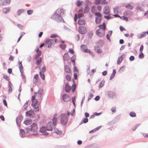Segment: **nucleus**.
<instances>
[{
  "label": "nucleus",
  "mask_w": 148,
  "mask_h": 148,
  "mask_svg": "<svg viewBox=\"0 0 148 148\" xmlns=\"http://www.w3.org/2000/svg\"><path fill=\"white\" fill-rule=\"evenodd\" d=\"M100 28L96 31L97 35L100 37H102L105 35V31L106 29V24L103 23L102 25H100L98 26Z\"/></svg>",
  "instance_id": "1"
},
{
  "label": "nucleus",
  "mask_w": 148,
  "mask_h": 148,
  "mask_svg": "<svg viewBox=\"0 0 148 148\" xmlns=\"http://www.w3.org/2000/svg\"><path fill=\"white\" fill-rule=\"evenodd\" d=\"M63 14V10L60 8H59L56 11L54 14L52 16L51 18L53 20H56V19L60 18L61 15Z\"/></svg>",
  "instance_id": "2"
},
{
  "label": "nucleus",
  "mask_w": 148,
  "mask_h": 148,
  "mask_svg": "<svg viewBox=\"0 0 148 148\" xmlns=\"http://www.w3.org/2000/svg\"><path fill=\"white\" fill-rule=\"evenodd\" d=\"M35 97L32 96L31 104L32 106L34 108L35 111L38 112L39 111V108L38 105V101L37 99H35Z\"/></svg>",
  "instance_id": "3"
},
{
  "label": "nucleus",
  "mask_w": 148,
  "mask_h": 148,
  "mask_svg": "<svg viewBox=\"0 0 148 148\" xmlns=\"http://www.w3.org/2000/svg\"><path fill=\"white\" fill-rule=\"evenodd\" d=\"M38 130V127L36 124L35 123H33L30 127V129H26L25 130V132L27 133H29L30 132H36Z\"/></svg>",
  "instance_id": "4"
},
{
  "label": "nucleus",
  "mask_w": 148,
  "mask_h": 148,
  "mask_svg": "<svg viewBox=\"0 0 148 148\" xmlns=\"http://www.w3.org/2000/svg\"><path fill=\"white\" fill-rule=\"evenodd\" d=\"M60 122L63 125H66L68 121V118L64 114H61L60 116Z\"/></svg>",
  "instance_id": "5"
},
{
  "label": "nucleus",
  "mask_w": 148,
  "mask_h": 148,
  "mask_svg": "<svg viewBox=\"0 0 148 148\" xmlns=\"http://www.w3.org/2000/svg\"><path fill=\"white\" fill-rule=\"evenodd\" d=\"M53 42V40L52 39L47 40L45 43V46L48 48L51 47Z\"/></svg>",
  "instance_id": "6"
},
{
  "label": "nucleus",
  "mask_w": 148,
  "mask_h": 148,
  "mask_svg": "<svg viewBox=\"0 0 148 148\" xmlns=\"http://www.w3.org/2000/svg\"><path fill=\"white\" fill-rule=\"evenodd\" d=\"M63 100L65 102H68L71 101V98L67 94H64L62 97Z\"/></svg>",
  "instance_id": "7"
},
{
  "label": "nucleus",
  "mask_w": 148,
  "mask_h": 148,
  "mask_svg": "<svg viewBox=\"0 0 148 148\" xmlns=\"http://www.w3.org/2000/svg\"><path fill=\"white\" fill-rule=\"evenodd\" d=\"M78 31L82 34H85L86 32V29L85 27L80 26L79 27Z\"/></svg>",
  "instance_id": "8"
},
{
  "label": "nucleus",
  "mask_w": 148,
  "mask_h": 148,
  "mask_svg": "<svg viewBox=\"0 0 148 148\" xmlns=\"http://www.w3.org/2000/svg\"><path fill=\"white\" fill-rule=\"evenodd\" d=\"M47 130L48 131H52L53 128V125L51 122L48 123L47 126Z\"/></svg>",
  "instance_id": "9"
},
{
  "label": "nucleus",
  "mask_w": 148,
  "mask_h": 148,
  "mask_svg": "<svg viewBox=\"0 0 148 148\" xmlns=\"http://www.w3.org/2000/svg\"><path fill=\"white\" fill-rule=\"evenodd\" d=\"M26 116L30 117H33L35 116V114L33 111L30 110L26 112Z\"/></svg>",
  "instance_id": "10"
},
{
  "label": "nucleus",
  "mask_w": 148,
  "mask_h": 148,
  "mask_svg": "<svg viewBox=\"0 0 148 148\" xmlns=\"http://www.w3.org/2000/svg\"><path fill=\"white\" fill-rule=\"evenodd\" d=\"M84 16V14L83 13H79L77 15L75 14L74 16V20L75 22L77 21V18H79L81 17H83Z\"/></svg>",
  "instance_id": "11"
},
{
  "label": "nucleus",
  "mask_w": 148,
  "mask_h": 148,
  "mask_svg": "<svg viewBox=\"0 0 148 148\" xmlns=\"http://www.w3.org/2000/svg\"><path fill=\"white\" fill-rule=\"evenodd\" d=\"M103 13L106 14H110V9L109 8L108 6H106L103 10Z\"/></svg>",
  "instance_id": "12"
},
{
  "label": "nucleus",
  "mask_w": 148,
  "mask_h": 148,
  "mask_svg": "<svg viewBox=\"0 0 148 148\" xmlns=\"http://www.w3.org/2000/svg\"><path fill=\"white\" fill-rule=\"evenodd\" d=\"M71 89V87L69 86V83H67L65 85V91L67 92H69L70 91Z\"/></svg>",
  "instance_id": "13"
},
{
  "label": "nucleus",
  "mask_w": 148,
  "mask_h": 148,
  "mask_svg": "<svg viewBox=\"0 0 148 148\" xmlns=\"http://www.w3.org/2000/svg\"><path fill=\"white\" fill-rule=\"evenodd\" d=\"M107 3L108 2L106 1H96L95 2V3L96 4L105 5L107 4Z\"/></svg>",
  "instance_id": "14"
},
{
  "label": "nucleus",
  "mask_w": 148,
  "mask_h": 148,
  "mask_svg": "<svg viewBox=\"0 0 148 148\" xmlns=\"http://www.w3.org/2000/svg\"><path fill=\"white\" fill-rule=\"evenodd\" d=\"M10 2V1H1L0 4L2 5H8Z\"/></svg>",
  "instance_id": "15"
},
{
  "label": "nucleus",
  "mask_w": 148,
  "mask_h": 148,
  "mask_svg": "<svg viewBox=\"0 0 148 148\" xmlns=\"http://www.w3.org/2000/svg\"><path fill=\"white\" fill-rule=\"evenodd\" d=\"M35 59L36 60V64L37 65H38L41 62V58L39 57L36 58V56H35Z\"/></svg>",
  "instance_id": "16"
},
{
  "label": "nucleus",
  "mask_w": 148,
  "mask_h": 148,
  "mask_svg": "<svg viewBox=\"0 0 148 148\" xmlns=\"http://www.w3.org/2000/svg\"><path fill=\"white\" fill-rule=\"evenodd\" d=\"M85 20L82 18L80 19L78 21V23L79 25H85Z\"/></svg>",
  "instance_id": "17"
},
{
  "label": "nucleus",
  "mask_w": 148,
  "mask_h": 148,
  "mask_svg": "<svg viewBox=\"0 0 148 148\" xmlns=\"http://www.w3.org/2000/svg\"><path fill=\"white\" fill-rule=\"evenodd\" d=\"M87 47L86 46L84 45H82L81 46V48L82 49L84 50V51L85 52H87L88 53H91L92 52L91 51L88 49H84V48H86Z\"/></svg>",
  "instance_id": "18"
},
{
  "label": "nucleus",
  "mask_w": 148,
  "mask_h": 148,
  "mask_svg": "<svg viewBox=\"0 0 148 148\" xmlns=\"http://www.w3.org/2000/svg\"><path fill=\"white\" fill-rule=\"evenodd\" d=\"M41 94L38 92L35 95L32 96L35 97V99H37V100L41 99Z\"/></svg>",
  "instance_id": "19"
},
{
  "label": "nucleus",
  "mask_w": 148,
  "mask_h": 148,
  "mask_svg": "<svg viewBox=\"0 0 148 148\" xmlns=\"http://www.w3.org/2000/svg\"><path fill=\"white\" fill-rule=\"evenodd\" d=\"M65 71L66 73H71L70 69L68 66L66 65L65 67Z\"/></svg>",
  "instance_id": "20"
},
{
  "label": "nucleus",
  "mask_w": 148,
  "mask_h": 148,
  "mask_svg": "<svg viewBox=\"0 0 148 148\" xmlns=\"http://www.w3.org/2000/svg\"><path fill=\"white\" fill-rule=\"evenodd\" d=\"M32 123V121L30 119H27L23 122L24 124H25L26 125H29L31 124Z\"/></svg>",
  "instance_id": "21"
},
{
  "label": "nucleus",
  "mask_w": 148,
  "mask_h": 148,
  "mask_svg": "<svg viewBox=\"0 0 148 148\" xmlns=\"http://www.w3.org/2000/svg\"><path fill=\"white\" fill-rule=\"evenodd\" d=\"M69 59V57L68 53H66L63 56V59L64 60L67 61Z\"/></svg>",
  "instance_id": "22"
},
{
  "label": "nucleus",
  "mask_w": 148,
  "mask_h": 148,
  "mask_svg": "<svg viewBox=\"0 0 148 148\" xmlns=\"http://www.w3.org/2000/svg\"><path fill=\"white\" fill-rule=\"evenodd\" d=\"M10 8L9 7L4 8L3 9V11L5 13H7L10 12Z\"/></svg>",
  "instance_id": "23"
},
{
  "label": "nucleus",
  "mask_w": 148,
  "mask_h": 148,
  "mask_svg": "<svg viewBox=\"0 0 148 148\" xmlns=\"http://www.w3.org/2000/svg\"><path fill=\"white\" fill-rule=\"evenodd\" d=\"M123 60V56H121L120 57H119L118 58V59L117 60V64H120L121 62H122V60Z\"/></svg>",
  "instance_id": "24"
},
{
  "label": "nucleus",
  "mask_w": 148,
  "mask_h": 148,
  "mask_svg": "<svg viewBox=\"0 0 148 148\" xmlns=\"http://www.w3.org/2000/svg\"><path fill=\"white\" fill-rule=\"evenodd\" d=\"M36 52L37 53V54L35 55V56H36V58H37L38 57H39L41 54V51H39V48H38L36 49Z\"/></svg>",
  "instance_id": "25"
},
{
  "label": "nucleus",
  "mask_w": 148,
  "mask_h": 148,
  "mask_svg": "<svg viewBox=\"0 0 148 148\" xmlns=\"http://www.w3.org/2000/svg\"><path fill=\"white\" fill-rule=\"evenodd\" d=\"M72 80L73 82V83H74V80L73 79ZM76 88V85L75 84V83H74L73 84L72 86V88H72V92H74L75 91Z\"/></svg>",
  "instance_id": "26"
},
{
  "label": "nucleus",
  "mask_w": 148,
  "mask_h": 148,
  "mask_svg": "<svg viewBox=\"0 0 148 148\" xmlns=\"http://www.w3.org/2000/svg\"><path fill=\"white\" fill-rule=\"evenodd\" d=\"M76 58V56L75 55L73 56L71 58V62H73V64L74 66L75 65V60Z\"/></svg>",
  "instance_id": "27"
},
{
  "label": "nucleus",
  "mask_w": 148,
  "mask_h": 148,
  "mask_svg": "<svg viewBox=\"0 0 148 148\" xmlns=\"http://www.w3.org/2000/svg\"><path fill=\"white\" fill-rule=\"evenodd\" d=\"M24 11V10L23 9H21L18 10L17 12V14L18 15H20Z\"/></svg>",
  "instance_id": "28"
},
{
  "label": "nucleus",
  "mask_w": 148,
  "mask_h": 148,
  "mask_svg": "<svg viewBox=\"0 0 148 148\" xmlns=\"http://www.w3.org/2000/svg\"><path fill=\"white\" fill-rule=\"evenodd\" d=\"M46 130V128L45 127H41L39 130V132L41 133H44Z\"/></svg>",
  "instance_id": "29"
},
{
  "label": "nucleus",
  "mask_w": 148,
  "mask_h": 148,
  "mask_svg": "<svg viewBox=\"0 0 148 148\" xmlns=\"http://www.w3.org/2000/svg\"><path fill=\"white\" fill-rule=\"evenodd\" d=\"M125 7L127 9H129L131 10L133 8V7L130 4H128L125 6Z\"/></svg>",
  "instance_id": "30"
},
{
  "label": "nucleus",
  "mask_w": 148,
  "mask_h": 148,
  "mask_svg": "<svg viewBox=\"0 0 148 148\" xmlns=\"http://www.w3.org/2000/svg\"><path fill=\"white\" fill-rule=\"evenodd\" d=\"M52 121L54 125H56L57 124V118L55 117H54L52 119Z\"/></svg>",
  "instance_id": "31"
},
{
  "label": "nucleus",
  "mask_w": 148,
  "mask_h": 148,
  "mask_svg": "<svg viewBox=\"0 0 148 148\" xmlns=\"http://www.w3.org/2000/svg\"><path fill=\"white\" fill-rule=\"evenodd\" d=\"M95 21L97 24H99L101 22V19L99 17H96Z\"/></svg>",
  "instance_id": "32"
},
{
  "label": "nucleus",
  "mask_w": 148,
  "mask_h": 148,
  "mask_svg": "<svg viewBox=\"0 0 148 148\" xmlns=\"http://www.w3.org/2000/svg\"><path fill=\"white\" fill-rule=\"evenodd\" d=\"M104 83H105V81L104 80H103L102 81H101L100 82V83L99 85V88H101L104 85Z\"/></svg>",
  "instance_id": "33"
},
{
  "label": "nucleus",
  "mask_w": 148,
  "mask_h": 148,
  "mask_svg": "<svg viewBox=\"0 0 148 148\" xmlns=\"http://www.w3.org/2000/svg\"><path fill=\"white\" fill-rule=\"evenodd\" d=\"M66 80L68 81H70L71 79V75L69 74L66 75Z\"/></svg>",
  "instance_id": "34"
},
{
  "label": "nucleus",
  "mask_w": 148,
  "mask_h": 148,
  "mask_svg": "<svg viewBox=\"0 0 148 148\" xmlns=\"http://www.w3.org/2000/svg\"><path fill=\"white\" fill-rule=\"evenodd\" d=\"M40 77L42 79L44 80L45 79V77L44 74V73L42 72H40Z\"/></svg>",
  "instance_id": "35"
},
{
  "label": "nucleus",
  "mask_w": 148,
  "mask_h": 148,
  "mask_svg": "<svg viewBox=\"0 0 148 148\" xmlns=\"http://www.w3.org/2000/svg\"><path fill=\"white\" fill-rule=\"evenodd\" d=\"M146 35V32H143L140 35V37H139V38H142L144 37H145Z\"/></svg>",
  "instance_id": "36"
},
{
  "label": "nucleus",
  "mask_w": 148,
  "mask_h": 148,
  "mask_svg": "<svg viewBox=\"0 0 148 148\" xmlns=\"http://www.w3.org/2000/svg\"><path fill=\"white\" fill-rule=\"evenodd\" d=\"M130 115L132 117H135L136 116V114L134 112H131L130 113Z\"/></svg>",
  "instance_id": "37"
},
{
  "label": "nucleus",
  "mask_w": 148,
  "mask_h": 148,
  "mask_svg": "<svg viewBox=\"0 0 148 148\" xmlns=\"http://www.w3.org/2000/svg\"><path fill=\"white\" fill-rule=\"evenodd\" d=\"M144 57V55L142 52L138 56V58L140 59L143 58Z\"/></svg>",
  "instance_id": "38"
},
{
  "label": "nucleus",
  "mask_w": 148,
  "mask_h": 148,
  "mask_svg": "<svg viewBox=\"0 0 148 148\" xmlns=\"http://www.w3.org/2000/svg\"><path fill=\"white\" fill-rule=\"evenodd\" d=\"M120 18L122 19L125 20V21H128V18L126 17H125V16H122L120 17Z\"/></svg>",
  "instance_id": "39"
},
{
  "label": "nucleus",
  "mask_w": 148,
  "mask_h": 148,
  "mask_svg": "<svg viewBox=\"0 0 148 148\" xmlns=\"http://www.w3.org/2000/svg\"><path fill=\"white\" fill-rule=\"evenodd\" d=\"M69 51L70 53L72 54H73L74 53L73 50L72 49H69Z\"/></svg>",
  "instance_id": "40"
},
{
  "label": "nucleus",
  "mask_w": 148,
  "mask_h": 148,
  "mask_svg": "<svg viewBox=\"0 0 148 148\" xmlns=\"http://www.w3.org/2000/svg\"><path fill=\"white\" fill-rule=\"evenodd\" d=\"M33 12L32 10H29L27 11V14L28 15H30L33 13Z\"/></svg>",
  "instance_id": "41"
},
{
  "label": "nucleus",
  "mask_w": 148,
  "mask_h": 148,
  "mask_svg": "<svg viewBox=\"0 0 148 148\" xmlns=\"http://www.w3.org/2000/svg\"><path fill=\"white\" fill-rule=\"evenodd\" d=\"M46 71V68L45 66L43 67L40 70V72H42L44 73Z\"/></svg>",
  "instance_id": "42"
},
{
  "label": "nucleus",
  "mask_w": 148,
  "mask_h": 148,
  "mask_svg": "<svg viewBox=\"0 0 148 148\" xmlns=\"http://www.w3.org/2000/svg\"><path fill=\"white\" fill-rule=\"evenodd\" d=\"M60 47L62 49H64L66 48V45H60Z\"/></svg>",
  "instance_id": "43"
},
{
  "label": "nucleus",
  "mask_w": 148,
  "mask_h": 148,
  "mask_svg": "<svg viewBox=\"0 0 148 148\" xmlns=\"http://www.w3.org/2000/svg\"><path fill=\"white\" fill-rule=\"evenodd\" d=\"M89 8L88 7H86L85 8V9L84 11V13H87L89 11Z\"/></svg>",
  "instance_id": "44"
},
{
  "label": "nucleus",
  "mask_w": 148,
  "mask_h": 148,
  "mask_svg": "<svg viewBox=\"0 0 148 148\" xmlns=\"http://www.w3.org/2000/svg\"><path fill=\"white\" fill-rule=\"evenodd\" d=\"M20 132L21 134L23 135H24L25 133V132L24 131L23 129H21L20 130Z\"/></svg>",
  "instance_id": "45"
},
{
  "label": "nucleus",
  "mask_w": 148,
  "mask_h": 148,
  "mask_svg": "<svg viewBox=\"0 0 148 148\" xmlns=\"http://www.w3.org/2000/svg\"><path fill=\"white\" fill-rule=\"evenodd\" d=\"M19 69H20V71L21 73V74L23 73V66L21 67H19Z\"/></svg>",
  "instance_id": "46"
},
{
  "label": "nucleus",
  "mask_w": 148,
  "mask_h": 148,
  "mask_svg": "<svg viewBox=\"0 0 148 148\" xmlns=\"http://www.w3.org/2000/svg\"><path fill=\"white\" fill-rule=\"evenodd\" d=\"M104 17L105 18L107 19L108 20H109L111 18V17L110 16V14H108V16H104Z\"/></svg>",
  "instance_id": "47"
},
{
  "label": "nucleus",
  "mask_w": 148,
  "mask_h": 148,
  "mask_svg": "<svg viewBox=\"0 0 148 148\" xmlns=\"http://www.w3.org/2000/svg\"><path fill=\"white\" fill-rule=\"evenodd\" d=\"M95 15L99 17H101L102 16V15H101L100 13L99 12H96L95 13Z\"/></svg>",
  "instance_id": "48"
},
{
  "label": "nucleus",
  "mask_w": 148,
  "mask_h": 148,
  "mask_svg": "<svg viewBox=\"0 0 148 148\" xmlns=\"http://www.w3.org/2000/svg\"><path fill=\"white\" fill-rule=\"evenodd\" d=\"M93 94L92 93H90L89 96L88 97V99H90L92 98L93 97Z\"/></svg>",
  "instance_id": "49"
},
{
  "label": "nucleus",
  "mask_w": 148,
  "mask_h": 148,
  "mask_svg": "<svg viewBox=\"0 0 148 148\" xmlns=\"http://www.w3.org/2000/svg\"><path fill=\"white\" fill-rule=\"evenodd\" d=\"M130 60L131 61L134 60V57L133 56H131L130 58Z\"/></svg>",
  "instance_id": "50"
},
{
  "label": "nucleus",
  "mask_w": 148,
  "mask_h": 148,
  "mask_svg": "<svg viewBox=\"0 0 148 148\" xmlns=\"http://www.w3.org/2000/svg\"><path fill=\"white\" fill-rule=\"evenodd\" d=\"M88 121V119L87 118L84 119L83 122L84 123H86Z\"/></svg>",
  "instance_id": "51"
},
{
  "label": "nucleus",
  "mask_w": 148,
  "mask_h": 148,
  "mask_svg": "<svg viewBox=\"0 0 148 148\" xmlns=\"http://www.w3.org/2000/svg\"><path fill=\"white\" fill-rule=\"evenodd\" d=\"M143 45H141L140 47V53L142 52L143 50Z\"/></svg>",
  "instance_id": "52"
},
{
  "label": "nucleus",
  "mask_w": 148,
  "mask_h": 148,
  "mask_svg": "<svg viewBox=\"0 0 148 148\" xmlns=\"http://www.w3.org/2000/svg\"><path fill=\"white\" fill-rule=\"evenodd\" d=\"M57 37V35L56 34H52L50 36L51 38H54Z\"/></svg>",
  "instance_id": "53"
},
{
  "label": "nucleus",
  "mask_w": 148,
  "mask_h": 148,
  "mask_svg": "<svg viewBox=\"0 0 148 148\" xmlns=\"http://www.w3.org/2000/svg\"><path fill=\"white\" fill-rule=\"evenodd\" d=\"M12 92V87L10 86L9 87V90H8V93H10Z\"/></svg>",
  "instance_id": "54"
},
{
  "label": "nucleus",
  "mask_w": 148,
  "mask_h": 148,
  "mask_svg": "<svg viewBox=\"0 0 148 148\" xmlns=\"http://www.w3.org/2000/svg\"><path fill=\"white\" fill-rule=\"evenodd\" d=\"M55 133L59 134H61L62 133V132L61 131H60L59 130H57L55 131Z\"/></svg>",
  "instance_id": "55"
},
{
  "label": "nucleus",
  "mask_w": 148,
  "mask_h": 148,
  "mask_svg": "<svg viewBox=\"0 0 148 148\" xmlns=\"http://www.w3.org/2000/svg\"><path fill=\"white\" fill-rule=\"evenodd\" d=\"M143 135L145 137L148 138V133H143Z\"/></svg>",
  "instance_id": "56"
},
{
  "label": "nucleus",
  "mask_w": 148,
  "mask_h": 148,
  "mask_svg": "<svg viewBox=\"0 0 148 148\" xmlns=\"http://www.w3.org/2000/svg\"><path fill=\"white\" fill-rule=\"evenodd\" d=\"M81 4V2L78 1L77 2V5L78 7H79Z\"/></svg>",
  "instance_id": "57"
},
{
  "label": "nucleus",
  "mask_w": 148,
  "mask_h": 148,
  "mask_svg": "<svg viewBox=\"0 0 148 148\" xmlns=\"http://www.w3.org/2000/svg\"><path fill=\"white\" fill-rule=\"evenodd\" d=\"M38 74H35L34 77V78L38 80Z\"/></svg>",
  "instance_id": "58"
},
{
  "label": "nucleus",
  "mask_w": 148,
  "mask_h": 148,
  "mask_svg": "<svg viewBox=\"0 0 148 148\" xmlns=\"http://www.w3.org/2000/svg\"><path fill=\"white\" fill-rule=\"evenodd\" d=\"M3 102L4 105L6 107L7 106V104L6 102V101L5 99H4L3 100Z\"/></svg>",
  "instance_id": "59"
},
{
  "label": "nucleus",
  "mask_w": 148,
  "mask_h": 148,
  "mask_svg": "<svg viewBox=\"0 0 148 148\" xmlns=\"http://www.w3.org/2000/svg\"><path fill=\"white\" fill-rule=\"evenodd\" d=\"M111 110L113 112H116V108L115 107H112L111 108Z\"/></svg>",
  "instance_id": "60"
},
{
  "label": "nucleus",
  "mask_w": 148,
  "mask_h": 148,
  "mask_svg": "<svg viewBox=\"0 0 148 148\" xmlns=\"http://www.w3.org/2000/svg\"><path fill=\"white\" fill-rule=\"evenodd\" d=\"M74 77L75 79H77V74L76 73H74Z\"/></svg>",
  "instance_id": "61"
},
{
  "label": "nucleus",
  "mask_w": 148,
  "mask_h": 148,
  "mask_svg": "<svg viewBox=\"0 0 148 148\" xmlns=\"http://www.w3.org/2000/svg\"><path fill=\"white\" fill-rule=\"evenodd\" d=\"M120 29L121 31L125 30V29H124L123 27L121 26L120 27Z\"/></svg>",
  "instance_id": "62"
},
{
  "label": "nucleus",
  "mask_w": 148,
  "mask_h": 148,
  "mask_svg": "<svg viewBox=\"0 0 148 148\" xmlns=\"http://www.w3.org/2000/svg\"><path fill=\"white\" fill-rule=\"evenodd\" d=\"M100 99V97L99 96H97L95 98V99L96 101H98Z\"/></svg>",
  "instance_id": "63"
},
{
  "label": "nucleus",
  "mask_w": 148,
  "mask_h": 148,
  "mask_svg": "<svg viewBox=\"0 0 148 148\" xmlns=\"http://www.w3.org/2000/svg\"><path fill=\"white\" fill-rule=\"evenodd\" d=\"M18 27H19V28L22 29L23 28V26L20 24H18L17 25Z\"/></svg>",
  "instance_id": "64"
}]
</instances>
